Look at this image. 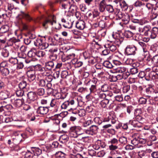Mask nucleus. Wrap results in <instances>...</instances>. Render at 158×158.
<instances>
[{
  "mask_svg": "<svg viewBox=\"0 0 158 158\" xmlns=\"http://www.w3.org/2000/svg\"><path fill=\"white\" fill-rule=\"evenodd\" d=\"M22 19H24L29 21H31L32 19L29 14L23 11H21L20 13L16 17L15 22L16 25L18 27H23V30H27L28 28L27 26L23 22Z\"/></svg>",
  "mask_w": 158,
  "mask_h": 158,
  "instance_id": "f257e3e1",
  "label": "nucleus"
},
{
  "mask_svg": "<svg viewBox=\"0 0 158 158\" xmlns=\"http://www.w3.org/2000/svg\"><path fill=\"white\" fill-rule=\"evenodd\" d=\"M106 9L109 13H113L114 12L113 6L110 4H107L106 0H102L98 4V9L101 12H104Z\"/></svg>",
  "mask_w": 158,
  "mask_h": 158,
  "instance_id": "f03ea898",
  "label": "nucleus"
},
{
  "mask_svg": "<svg viewBox=\"0 0 158 158\" xmlns=\"http://www.w3.org/2000/svg\"><path fill=\"white\" fill-rule=\"evenodd\" d=\"M82 134V129L80 127L73 126L70 128L69 134L71 137L77 138L79 135Z\"/></svg>",
  "mask_w": 158,
  "mask_h": 158,
  "instance_id": "7ed1b4c3",
  "label": "nucleus"
},
{
  "mask_svg": "<svg viewBox=\"0 0 158 158\" xmlns=\"http://www.w3.org/2000/svg\"><path fill=\"white\" fill-rule=\"evenodd\" d=\"M34 68V70L35 71H37L41 73L43 76H48L49 75V73L48 71L46 70L45 68L43 67L40 64H37L33 66Z\"/></svg>",
  "mask_w": 158,
  "mask_h": 158,
  "instance_id": "20e7f679",
  "label": "nucleus"
},
{
  "mask_svg": "<svg viewBox=\"0 0 158 158\" xmlns=\"http://www.w3.org/2000/svg\"><path fill=\"white\" fill-rule=\"evenodd\" d=\"M74 103L73 100L66 101L62 104L61 108L62 109H67L68 110L70 111L73 109V105Z\"/></svg>",
  "mask_w": 158,
  "mask_h": 158,
  "instance_id": "39448f33",
  "label": "nucleus"
},
{
  "mask_svg": "<svg viewBox=\"0 0 158 158\" xmlns=\"http://www.w3.org/2000/svg\"><path fill=\"white\" fill-rule=\"evenodd\" d=\"M148 86V87L144 90L143 96L149 99L151 97L152 94L154 92V89L151 85H149Z\"/></svg>",
  "mask_w": 158,
  "mask_h": 158,
  "instance_id": "423d86ee",
  "label": "nucleus"
},
{
  "mask_svg": "<svg viewBox=\"0 0 158 158\" xmlns=\"http://www.w3.org/2000/svg\"><path fill=\"white\" fill-rule=\"evenodd\" d=\"M136 50V47L134 45H128L125 49V53L127 55H135Z\"/></svg>",
  "mask_w": 158,
  "mask_h": 158,
  "instance_id": "0eeeda50",
  "label": "nucleus"
},
{
  "mask_svg": "<svg viewBox=\"0 0 158 158\" xmlns=\"http://www.w3.org/2000/svg\"><path fill=\"white\" fill-rule=\"evenodd\" d=\"M60 54L61 56V58L62 61L65 62L66 60H72L75 57V54L74 53L70 54L67 55H65L63 52H60Z\"/></svg>",
  "mask_w": 158,
  "mask_h": 158,
  "instance_id": "6e6552de",
  "label": "nucleus"
},
{
  "mask_svg": "<svg viewBox=\"0 0 158 158\" xmlns=\"http://www.w3.org/2000/svg\"><path fill=\"white\" fill-rule=\"evenodd\" d=\"M8 99L17 107H20L23 103V100L19 99H15L13 97Z\"/></svg>",
  "mask_w": 158,
  "mask_h": 158,
  "instance_id": "1a4fd4ad",
  "label": "nucleus"
},
{
  "mask_svg": "<svg viewBox=\"0 0 158 158\" xmlns=\"http://www.w3.org/2000/svg\"><path fill=\"white\" fill-rule=\"evenodd\" d=\"M49 107L48 106H39L36 110V113L40 115L46 114L48 113Z\"/></svg>",
  "mask_w": 158,
  "mask_h": 158,
  "instance_id": "9d476101",
  "label": "nucleus"
},
{
  "mask_svg": "<svg viewBox=\"0 0 158 158\" xmlns=\"http://www.w3.org/2000/svg\"><path fill=\"white\" fill-rule=\"evenodd\" d=\"M28 81L31 82L35 80L36 78L35 71L33 69L29 70L27 72Z\"/></svg>",
  "mask_w": 158,
  "mask_h": 158,
  "instance_id": "9b49d317",
  "label": "nucleus"
},
{
  "mask_svg": "<svg viewBox=\"0 0 158 158\" xmlns=\"http://www.w3.org/2000/svg\"><path fill=\"white\" fill-rule=\"evenodd\" d=\"M110 116L108 117V119H105L103 122H102L101 121H99L100 118L98 117L95 118H94V121L95 123H97L98 124H100L105 122H108L113 119H117L115 116L113 114H110Z\"/></svg>",
  "mask_w": 158,
  "mask_h": 158,
  "instance_id": "f8f14e48",
  "label": "nucleus"
},
{
  "mask_svg": "<svg viewBox=\"0 0 158 158\" xmlns=\"http://www.w3.org/2000/svg\"><path fill=\"white\" fill-rule=\"evenodd\" d=\"M151 29V27L149 25H147L144 27L143 28H139V31L140 33H143L146 36H148L149 33Z\"/></svg>",
  "mask_w": 158,
  "mask_h": 158,
  "instance_id": "ddd939ff",
  "label": "nucleus"
},
{
  "mask_svg": "<svg viewBox=\"0 0 158 158\" xmlns=\"http://www.w3.org/2000/svg\"><path fill=\"white\" fill-rule=\"evenodd\" d=\"M115 2L119 5L122 10L126 11L128 7V5L124 0H115Z\"/></svg>",
  "mask_w": 158,
  "mask_h": 158,
  "instance_id": "4468645a",
  "label": "nucleus"
},
{
  "mask_svg": "<svg viewBox=\"0 0 158 158\" xmlns=\"http://www.w3.org/2000/svg\"><path fill=\"white\" fill-rule=\"evenodd\" d=\"M158 34V28L157 27H155L150 30L148 36L152 39H154L157 36Z\"/></svg>",
  "mask_w": 158,
  "mask_h": 158,
  "instance_id": "2eb2a0df",
  "label": "nucleus"
},
{
  "mask_svg": "<svg viewBox=\"0 0 158 158\" xmlns=\"http://www.w3.org/2000/svg\"><path fill=\"white\" fill-rule=\"evenodd\" d=\"M56 23V21L55 20L52 21L51 19H46L42 22V26L44 28L46 29L48 28L49 25H53L54 23Z\"/></svg>",
  "mask_w": 158,
  "mask_h": 158,
  "instance_id": "dca6fc26",
  "label": "nucleus"
},
{
  "mask_svg": "<svg viewBox=\"0 0 158 158\" xmlns=\"http://www.w3.org/2000/svg\"><path fill=\"white\" fill-rule=\"evenodd\" d=\"M139 65V64L138 62L134 63L132 64V68L130 69V73L132 75H134L139 72L138 67Z\"/></svg>",
  "mask_w": 158,
  "mask_h": 158,
  "instance_id": "f3484780",
  "label": "nucleus"
},
{
  "mask_svg": "<svg viewBox=\"0 0 158 158\" xmlns=\"http://www.w3.org/2000/svg\"><path fill=\"white\" fill-rule=\"evenodd\" d=\"M20 52L18 53V56L20 58H25L26 56L27 46L24 45L22 46L20 48Z\"/></svg>",
  "mask_w": 158,
  "mask_h": 158,
  "instance_id": "a211bd4d",
  "label": "nucleus"
},
{
  "mask_svg": "<svg viewBox=\"0 0 158 158\" xmlns=\"http://www.w3.org/2000/svg\"><path fill=\"white\" fill-rule=\"evenodd\" d=\"M98 128L97 126L95 125H92L89 127L85 131L86 133L90 134V133L93 134H96L98 131Z\"/></svg>",
  "mask_w": 158,
  "mask_h": 158,
  "instance_id": "6ab92c4d",
  "label": "nucleus"
},
{
  "mask_svg": "<svg viewBox=\"0 0 158 158\" xmlns=\"http://www.w3.org/2000/svg\"><path fill=\"white\" fill-rule=\"evenodd\" d=\"M28 99L31 101H34L37 99L38 96L36 93L34 92L31 91L27 94Z\"/></svg>",
  "mask_w": 158,
  "mask_h": 158,
  "instance_id": "aec40b11",
  "label": "nucleus"
},
{
  "mask_svg": "<svg viewBox=\"0 0 158 158\" xmlns=\"http://www.w3.org/2000/svg\"><path fill=\"white\" fill-rule=\"evenodd\" d=\"M54 66V63L53 61H49L45 64V69L46 70L48 71L49 73V75L51 73V70L53 68Z\"/></svg>",
  "mask_w": 158,
  "mask_h": 158,
  "instance_id": "412c9836",
  "label": "nucleus"
},
{
  "mask_svg": "<svg viewBox=\"0 0 158 158\" xmlns=\"http://www.w3.org/2000/svg\"><path fill=\"white\" fill-rule=\"evenodd\" d=\"M14 5L11 4H8L5 7V9L7 12L8 15L10 16L14 10Z\"/></svg>",
  "mask_w": 158,
  "mask_h": 158,
  "instance_id": "4be33fe9",
  "label": "nucleus"
},
{
  "mask_svg": "<svg viewBox=\"0 0 158 158\" xmlns=\"http://www.w3.org/2000/svg\"><path fill=\"white\" fill-rule=\"evenodd\" d=\"M85 22L83 20H80L76 23V27L78 29L82 30L85 27Z\"/></svg>",
  "mask_w": 158,
  "mask_h": 158,
  "instance_id": "5701e85b",
  "label": "nucleus"
},
{
  "mask_svg": "<svg viewBox=\"0 0 158 158\" xmlns=\"http://www.w3.org/2000/svg\"><path fill=\"white\" fill-rule=\"evenodd\" d=\"M104 46L105 48H108L110 51L112 52L115 51L117 49L116 46L112 44H106Z\"/></svg>",
  "mask_w": 158,
  "mask_h": 158,
  "instance_id": "b1692460",
  "label": "nucleus"
},
{
  "mask_svg": "<svg viewBox=\"0 0 158 158\" xmlns=\"http://www.w3.org/2000/svg\"><path fill=\"white\" fill-rule=\"evenodd\" d=\"M31 149L34 156H38L42 153L41 149H40L39 148L33 147L31 148Z\"/></svg>",
  "mask_w": 158,
  "mask_h": 158,
  "instance_id": "393cba45",
  "label": "nucleus"
},
{
  "mask_svg": "<svg viewBox=\"0 0 158 158\" xmlns=\"http://www.w3.org/2000/svg\"><path fill=\"white\" fill-rule=\"evenodd\" d=\"M109 101L108 99L106 98L100 102V104L101 107L103 108H106L109 105Z\"/></svg>",
  "mask_w": 158,
  "mask_h": 158,
  "instance_id": "a878e982",
  "label": "nucleus"
},
{
  "mask_svg": "<svg viewBox=\"0 0 158 158\" xmlns=\"http://www.w3.org/2000/svg\"><path fill=\"white\" fill-rule=\"evenodd\" d=\"M58 101L56 100V99H52L50 103V107L54 108L55 109L54 110L55 111H57L58 109V104L57 103Z\"/></svg>",
  "mask_w": 158,
  "mask_h": 158,
  "instance_id": "bb28decb",
  "label": "nucleus"
},
{
  "mask_svg": "<svg viewBox=\"0 0 158 158\" xmlns=\"http://www.w3.org/2000/svg\"><path fill=\"white\" fill-rule=\"evenodd\" d=\"M27 83L24 81H22L18 85L19 89H22L25 90H26L27 89Z\"/></svg>",
  "mask_w": 158,
  "mask_h": 158,
  "instance_id": "cd10ccee",
  "label": "nucleus"
},
{
  "mask_svg": "<svg viewBox=\"0 0 158 158\" xmlns=\"http://www.w3.org/2000/svg\"><path fill=\"white\" fill-rule=\"evenodd\" d=\"M60 122L58 119H56L52 126V127L55 131H58L59 129V124Z\"/></svg>",
  "mask_w": 158,
  "mask_h": 158,
  "instance_id": "c85d7f7f",
  "label": "nucleus"
},
{
  "mask_svg": "<svg viewBox=\"0 0 158 158\" xmlns=\"http://www.w3.org/2000/svg\"><path fill=\"white\" fill-rule=\"evenodd\" d=\"M150 79L155 80L158 78V74L156 73L151 72L149 73L148 75Z\"/></svg>",
  "mask_w": 158,
  "mask_h": 158,
  "instance_id": "c756f323",
  "label": "nucleus"
},
{
  "mask_svg": "<svg viewBox=\"0 0 158 158\" xmlns=\"http://www.w3.org/2000/svg\"><path fill=\"white\" fill-rule=\"evenodd\" d=\"M28 56L30 58H32L33 59L35 58V57L36 56V52L35 49H31L27 53Z\"/></svg>",
  "mask_w": 158,
  "mask_h": 158,
  "instance_id": "7c9ffc66",
  "label": "nucleus"
},
{
  "mask_svg": "<svg viewBox=\"0 0 158 158\" xmlns=\"http://www.w3.org/2000/svg\"><path fill=\"white\" fill-rule=\"evenodd\" d=\"M100 12L97 10H94L92 11L93 20H96V18L98 19L100 18Z\"/></svg>",
  "mask_w": 158,
  "mask_h": 158,
  "instance_id": "2f4dec72",
  "label": "nucleus"
},
{
  "mask_svg": "<svg viewBox=\"0 0 158 158\" xmlns=\"http://www.w3.org/2000/svg\"><path fill=\"white\" fill-rule=\"evenodd\" d=\"M55 155L57 157L60 158H66L67 156V154L63 152L62 151H58L56 152Z\"/></svg>",
  "mask_w": 158,
  "mask_h": 158,
  "instance_id": "473e14b6",
  "label": "nucleus"
},
{
  "mask_svg": "<svg viewBox=\"0 0 158 158\" xmlns=\"http://www.w3.org/2000/svg\"><path fill=\"white\" fill-rule=\"evenodd\" d=\"M122 19L124 24H127L128 23L130 20V16L127 14H123V15Z\"/></svg>",
  "mask_w": 158,
  "mask_h": 158,
  "instance_id": "72a5a7b5",
  "label": "nucleus"
},
{
  "mask_svg": "<svg viewBox=\"0 0 158 158\" xmlns=\"http://www.w3.org/2000/svg\"><path fill=\"white\" fill-rule=\"evenodd\" d=\"M67 96L66 94H61L60 93L56 94L55 95V99H56L57 101L59 99H64L66 98Z\"/></svg>",
  "mask_w": 158,
  "mask_h": 158,
  "instance_id": "f704fd0d",
  "label": "nucleus"
},
{
  "mask_svg": "<svg viewBox=\"0 0 158 158\" xmlns=\"http://www.w3.org/2000/svg\"><path fill=\"white\" fill-rule=\"evenodd\" d=\"M133 35V33L129 30L125 31L123 33L124 36L126 38L132 37Z\"/></svg>",
  "mask_w": 158,
  "mask_h": 158,
  "instance_id": "c9c22d12",
  "label": "nucleus"
},
{
  "mask_svg": "<svg viewBox=\"0 0 158 158\" xmlns=\"http://www.w3.org/2000/svg\"><path fill=\"white\" fill-rule=\"evenodd\" d=\"M116 14V19L117 20H120L122 19L123 14V13L120 11L119 10H117V12L115 13Z\"/></svg>",
  "mask_w": 158,
  "mask_h": 158,
  "instance_id": "e433bc0d",
  "label": "nucleus"
},
{
  "mask_svg": "<svg viewBox=\"0 0 158 158\" xmlns=\"http://www.w3.org/2000/svg\"><path fill=\"white\" fill-rule=\"evenodd\" d=\"M111 89L112 92L114 94L120 93V90L117 86L112 85L111 87Z\"/></svg>",
  "mask_w": 158,
  "mask_h": 158,
  "instance_id": "4c0bfd02",
  "label": "nucleus"
},
{
  "mask_svg": "<svg viewBox=\"0 0 158 158\" xmlns=\"http://www.w3.org/2000/svg\"><path fill=\"white\" fill-rule=\"evenodd\" d=\"M93 123L91 119L85 120L82 123V126L84 127H87Z\"/></svg>",
  "mask_w": 158,
  "mask_h": 158,
  "instance_id": "58836bf2",
  "label": "nucleus"
},
{
  "mask_svg": "<svg viewBox=\"0 0 158 158\" xmlns=\"http://www.w3.org/2000/svg\"><path fill=\"white\" fill-rule=\"evenodd\" d=\"M106 30L104 28H102L98 31V34L101 37H104L106 35Z\"/></svg>",
  "mask_w": 158,
  "mask_h": 158,
  "instance_id": "ea45409f",
  "label": "nucleus"
},
{
  "mask_svg": "<svg viewBox=\"0 0 158 158\" xmlns=\"http://www.w3.org/2000/svg\"><path fill=\"white\" fill-rule=\"evenodd\" d=\"M73 25L72 22L71 21H67L66 23L63 24V26L65 28L69 29L71 28Z\"/></svg>",
  "mask_w": 158,
  "mask_h": 158,
  "instance_id": "a19ab883",
  "label": "nucleus"
},
{
  "mask_svg": "<svg viewBox=\"0 0 158 158\" xmlns=\"http://www.w3.org/2000/svg\"><path fill=\"white\" fill-rule=\"evenodd\" d=\"M69 139L68 136L65 135H62L60 138V140L61 142L65 143L67 142Z\"/></svg>",
  "mask_w": 158,
  "mask_h": 158,
  "instance_id": "79ce46f5",
  "label": "nucleus"
},
{
  "mask_svg": "<svg viewBox=\"0 0 158 158\" xmlns=\"http://www.w3.org/2000/svg\"><path fill=\"white\" fill-rule=\"evenodd\" d=\"M9 30V27L7 25H4L2 26L0 28V33H5Z\"/></svg>",
  "mask_w": 158,
  "mask_h": 158,
  "instance_id": "37998d69",
  "label": "nucleus"
},
{
  "mask_svg": "<svg viewBox=\"0 0 158 158\" xmlns=\"http://www.w3.org/2000/svg\"><path fill=\"white\" fill-rule=\"evenodd\" d=\"M43 40L41 38H37L34 41L35 45L39 48L40 45L42 44Z\"/></svg>",
  "mask_w": 158,
  "mask_h": 158,
  "instance_id": "c03bdc74",
  "label": "nucleus"
},
{
  "mask_svg": "<svg viewBox=\"0 0 158 158\" xmlns=\"http://www.w3.org/2000/svg\"><path fill=\"white\" fill-rule=\"evenodd\" d=\"M25 90L19 89L16 91V94L17 96L21 97L23 95Z\"/></svg>",
  "mask_w": 158,
  "mask_h": 158,
  "instance_id": "a18cd8bd",
  "label": "nucleus"
},
{
  "mask_svg": "<svg viewBox=\"0 0 158 158\" xmlns=\"http://www.w3.org/2000/svg\"><path fill=\"white\" fill-rule=\"evenodd\" d=\"M103 65L105 67L109 69H111L113 67L112 64L108 61H105L103 63Z\"/></svg>",
  "mask_w": 158,
  "mask_h": 158,
  "instance_id": "49530a36",
  "label": "nucleus"
},
{
  "mask_svg": "<svg viewBox=\"0 0 158 158\" xmlns=\"http://www.w3.org/2000/svg\"><path fill=\"white\" fill-rule=\"evenodd\" d=\"M119 141L121 143L123 144H125L127 143V139L124 136L121 137L119 139Z\"/></svg>",
  "mask_w": 158,
  "mask_h": 158,
  "instance_id": "de8ad7c7",
  "label": "nucleus"
},
{
  "mask_svg": "<svg viewBox=\"0 0 158 158\" xmlns=\"http://www.w3.org/2000/svg\"><path fill=\"white\" fill-rule=\"evenodd\" d=\"M134 5L136 7H139L144 6L145 4L141 1L137 0L135 2Z\"/></svg>",
  "mask_w": 158,
  "mask_h": 158,
  "instance_id": "09e8293b",
  "label": "nucleus"
},
{
  "mask_svg": "<svg viewBox=\"0 0 158 158\" xmlns=\"http://www.w3.org/2000/svg\"><path fill=\"white\" fill-rule=\"evenodd\" d=\"M48 44L42 40V44L40 45L39 48L41 49H44L47 48L48 47Z\"/></svg>",
  "mask_w": 158,
  "mask_h": 158,
  "instance_id": "8fccbe9b",
  "label": "nucleus"
},
{
  "mask_svg": "<svg viewBox=\"0 0 158 158\" xmlns=\"http://www.w3.org/2000/svg\"><path fill=\"white\" fill-rule=\"evenodd\" d=\"M147 98H145L143 97L139 98L138 102L139 104H146L147 102Z\"/></svg>",
  "mask_w": 158,
  "mask_h": 158,
  "instance_id": "3c124183",
  "label": "nucleus"
},
{
  "mask_svg": "<svg viewBox=\"0 0 158 158\" xmlns=\"http://www.w3.org/2000/svg\"><path fill=\"white\" fill-rule=\"evenodd\" d=\"M2 55L5 57H7L9 55L8 51L6 48H4L2 49Z\"/></svg>",
  "mask_w": 158,
  "mask_h": 158,
  "instance_id": "603ef678",
  "label": "nucleus"
},
{
  "mask_svg": "<svg viewBox=\"0 0 158 158\" xmlns=\"http://www.w3.org/2000/svg\"><path fill=\"white\" fill-rule=\"evenodd\" d=\"M129 123L134 127H137L139 126L138 124L139 123L135 119L130 120Z\"/></svg>",
  "mask_w": 158,
  "mask_h": 158,
  "instance_id": "864d4df0",
  "label": "nucleus"
},
{
  "mask_svg": "<svg viewBox=\"0 0 158 158\" xmlns=\"http://www.w3.org/2000/svg\"><path fill=\"white\" fill-rule=\"evenodd\" d=\"M8 98L7 94L4 92H1L0 93V98L2 100H4Z\"/></svg>",
  "mask_w": 158,
  "mask_h": 158,
  "instance_id": "5fc2aeb1",
  "label": "nucleus"
},
{
  "mask_svg": "<svg viewBox=\"0 0 158 158\" xmlns=\"http://www.w3.org/2000/svg\"><path fill=\"white\" fill-rule=\"evenodd\" d=\"M138 44L142 47L144 52H148L147 50L146 49V44L142 42H139Z\"/></svg>",
  "mask_w": 158,
  "mask_h": 158,
  "instance_id": "6e6d98bb",
  "label": "nucleus"
},
{
  "mask_svg": "<svg viewBox=\"0 0 158 158\" xmlns=\"http://www.w3.org/2000/svg\"><path fill=\"white\" fill-rule=\"evenodd\" d=\"M34 156L33 153L27 151L25 154L24 158H31Z\"/></svg>",
  "mask_w": 158,
  "mask_h": 158,
  "instance_id": "4d7b16f0",
  "label": "nucleus"
},
{
  "mask_svg": "<svg viewBox=\"0 0 158 158\" xmlns=\"http://www.w3.org/2000/svg\"><path fill=\"white\" fill-rule=\"evenodd\" d=\"M127 69L125 67L123 66L118 68L117 71L120 73H123L127 71Z\"/></svg>",
  "mask_w": 158,
  "mask_h": 158,
  "instance_id": "13d9d810",
  "label": "nucleus"
},
{
  "mask_svg": "<svg viewBox=\"0 0 158 158\" xmlns=\"http://www.w3.org/2000/svg\"><path fill=\"white\" fill-rule=\"evenodd\" d=\"M76 114L80 117H83L85 115V111L84 110L81 109L79 110H78L77 112H76Z\"/></svg>",
  "mask_w": 158,
  "mask_h": 158,
  "instance_id": "bf43d9fd",
  "label": "nucleus"
},
{
  "mask_svg": "<svg viewBox=\"0 0 158 158\" xmlns=\"http://www.w3.org/2000/svg\"><path fill=\"white\" fill-rule=\"evenodd\" d=\"M36 56L39 57H44L45 55V52H44L40 51L36 52Z\"/></svg>",
  "mask_w": 158,
  "mask_h": 158,
  "instance_id": "052dcab7",
  "label": "nucleus"
},
{
  "mask_svg": "<svg viewBox=\"0 0 158 158\" xmlns=\"http://www.w3.org/2000/svg\"><path fill=\"white\" fill-rule=\"evenodd\" d=\"M108 85L107 84H104L101 86V90L104 92H106L108 91Z\"/></svg>",
  "mask_w": 158,
  "mask_h": 158,
  "instance_id": "680f3d73",
  "label": "nucleus"
},
{
  "mask_svg": "<svg viewBox=\"0 0 158 158\" xmlns=\"http://www.w3.org/2000/svg\"><path fill=\"white\" fill-rule=\"evenodd\" d=\"M47 81L44 79H40L38 82V85L40 87L45 86L46 85Z\"/></svg>",
  "mask_w": 158,
  "mask_h": 158,
  "instance_id": "e2e57ef3",
  "label": "nucleus"
},
{
  "mask_svg": "<svg viewBox=\"0 0 158 158\" xmlns=\"http://www.w3.org/2000/svg\"><path fill=\"white\" fill-rule=\"evenodd\" d=\"M109 143L111 144L117 145L118 144V140L115 138H113L110 139Z\"/></svg>",
  "mask_w": 158,
  "mask_h": 158,
  "instance_id": "0e129e2a",
  "label": "nucleus"
},
{
  "mask_svg": "<svg viewBox=\"0 0 158 158\" xmlns=\"http://www.w3.org/2000/svg\"><path fill=\"white\" fill-rule=\"evenodd\" d=\"M2 73L4 76H6L9 73V71L7 68H4L2 69Z\"/></svg>",
  "mask_w": 158,
  "mask_h": 158,
  "instance_id": "69168bd1",
  "label": "nucleus"
},
{
  "mask_svg": "<svg viewBox=\"0 0 158 158\" xmlns=\"http://www.w3.org/2000/svg\"><path fill=\"white\" fill-rule=\"evenodd\" d=\"M69 75V73L66 70L63 71L61 73V76L62 78H66Z\"/></svg>",
  "mask_w": 158,
  "mask_h": 158,
  "instance_id": "338daca9",
  "label": "nucleus"
},
{
  "mask_svg": "<svg viewBox=\"0 0 158 158\" xmlns=\"http://www.w3.org/2000/svg\"><path fill=\"white\" fill-rule=\"evenodd\" d=\"M17 42L16 40L14 38H13L9 40L8 41V44L9 45H13L15 43Z\"/></svg>",
  "mask_w": 158,
  "mask_h": 158,
  "instance_id": "774afa93",
  "label": "nucleus"
}]
</instances>
